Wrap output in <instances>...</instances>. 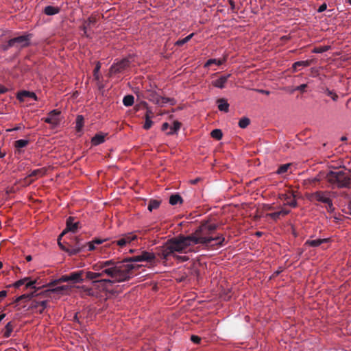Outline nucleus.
<instances>
[{
  "instance_id": "obj_1",
  "label": "nucleus",
  "mask_w": 351,
  "mask_h": 351,
  "mask_svg": "<svg viewBox=\"0 0 351 351\" xmlns=\"http://www.w3.org/2000/svg\"><path fill=\"white\" fill-rule=\"evenodd\" d=\"M218 226L210 221H204L194 232L187 236L179 235L168 240L160 248L158 254L163 258H167L173 252L180 254L198 252L201 247L207 249L210 247H222L225 245V238L222 234H216Z\"/></svg>"
},
{
  "instance_id": "obj_2",
  "label": "nucleus",
  "mask_w": 351,
  "mask_h": 351,
  "mask_svg": "<svg viewBox=\"0 0 351 351\" xmlns=\"http://www.w3.org/2000/svg\"><path fill=\"white\" fill-rule=\"evenodd\" d=\"M155 258L152 252L141 251L138 254L125 258L121 262L112 260L98 263L93 266L95 272L102 273V276H107L110 278H101L100 280L92 282L93 285L98 282L116 283L130 280L136 275V271L142 266L138 262H152Z\"/></svg>"
},
{
  "instance_id": "obj_3",
  "label": "nucleus",
  "mask_w": 351,
  "mask_h": 351,
  "mask_svg": "<svg viewBox=\"0 0 351 351\" xmlns=\"http://www.w3.org/2000/svg\"><path fill=\"white\" fill-rule=\"evenodd\" d=\"M328 182L336 184L339 188H346L351 184V178L348 177L343 171H329L326 175Z\"/></svg>"
},
{
  "instance_id": "obj_4",
  "label": "nucleus",
  "mask_w": 351,
  "mask_h": 351,
  "mask_svg": "<svg viewBox=\"0 0 351 351\" xmlns=\"http://www.w3.org/2000/svg\"><path fill=\"white\" fill-rule=\"evenodd\" d=\"M307 197L311 202L317 201L326 204L328 211H332L334 209L332 199L330 197V192L328 191H318L309 194Z\"/></svg>"
},
{
  "instance_id": "obj_5",
  "label": "nucleus",
  "mask_w": 351,
  "mask_h": 351,
  "mask_svg": "<svg viewBox=\"0 0 351 351\" xmlns=\"http://www.w3.org/2000/svg\"><path fill=\"white\" fill-rule=\"evenodd\" d=\"M32 34H25L10 39V45L14 47L22 49L28 47L30 44Z\"/></svg>"
},
{
  "instance_id": "obj_6",
  "label": "nucleus",
  "mask_w": 351,
  "mask_h": 351,
  "mask_svg": "<svg viewBox=\"0 0 351 351\" xmlns=\"http://www.w3.org/2000/svg\"><path fill=\"white\" fill-rule=\"evenodd\" d=\"M131 62L129 58H123L121 60L114 63L110 68V73L115 74L126 71L130 66Z\"/></svg>"
},
{
  "instance_id": "obj_7",
  "label": "nucleus",
  "mask_w": 351,
  "mask_h": 351,
  "mask_svg": "<svg viewBox=\"0 0 351 351\" xmlns=\"http://www.w3.org/2000/svg\"><path fill=\"white\" fill-rule=\"evenodd\" d=\"M86 245L82 243V239L75 237V240L69 243V249L67 253L70 256L75 255L84 250Z\"/></svg>"
},
{
  "instance_id": "obj_8",
  "label": "nucleus",
  "mask_w": 351,
  "mask_h": 351,
  "mask_svg": "<svg viewBox=\"0 0 351 351\" xmlns=\"http://www.w3.org/2000/svg\"><path fill=\"white\" fill-rule=\"evenodd\" d=\"M149 101L153 103L162 106L164 104L171 101V99L167 97L160 96L156 92L149 90L146 97Z\"/></svg>"
},
{
  "instance_id": "obj_9",
  "label": "nucleus",
  "mask_w": 351,
  "mask_h": 351,
  "mask_svg": "<svg viewBox=\"0 0 351 351\" xmlns=\"http://www.w3.org/2000/svg\"><path fill=\"white\" fill-rule=\"evenodd\" d=\"M136 239L137 236L134 232H129L122 235L118 240L113 241V243H116L117 245L122 247L130 243L132 241H135Z\"/></svg>"
},
{
  "instance_id": "obj_10",
  "label": "nucleus",
  "mask_w": 351,
  "mask_h": 351,
  "mask_svg": "<svg viewBox=\"0 0 351 351\" xmlns=\"http://www.w3.org/2000/svg\"><path fill=\"white\" fill-rule=\"evenodd\" d=\"M66 229L61 233L60 237H62L67 232H76L80 228L79 221H75V217H69L66 221Z\"/></svg>"
},
{
  "instance_id": "obj_11",
  "label": "nucleus",
  "mask_w": 351,
  "mask_h": 351,
  "mask_svg": "<svg viewBox=\"0 0 351 351\" xmlns=\"http://www.w3.org/2000/svg\"><path fill=\"white\" fill-rule=\"evenodd\" d=\"M280 198L285 202V205L290 206L292 208H295L298 205L293 193L289 192L288 193L280 194Z\"/></svg>"
},
{
  "instance_id": "obj_12",
  "label": "nucleus",
  "mask_w": 351,
  "mask_h": 351,
  "mask_svg": "<svg viewBox=\"0 0 351 351\" xmlns=\"http://www.w3.org/2000/svg\"><path fill=\"white\" fill-rule=\"evenodd\" d=\"M29 279V278H25L21 279V280H19L16 282H15L12 286L15 288H19L21 286L23 285L26 282V284H25L26 289H28V288L36 289L35 285L37 283V280H34L28 281Z\"/></svg>"
},
{
  "instance_id": "obj_13",
  "label": "nucleus",
  "mask_w": 351,
  "mask_h": 351,
  "mask_svg": "<svg viewBox=\"0 0 351 351\" xmlns=\"http://www.w3.org/2000/svg\"><path fill=\"white\" fill-rule=\"evenodd\" d=\"M163 245L162 246H160L156 248V254L153 253L154 254V256H156V255H157L161 260H163V261H168L169 258L170 257H173L175 258L176 259H177L178 261L180 262H185V261H187L189 260V257L186 256H180V255H176V253H178V252H173V254H171L170 255L167 259L166 258H162L159 254H158V252L160 251V248H161ZM156 258L152 261V262H149L150 263H154V261H155Z\"/></svg>"
},
{
  "instance_id": "obj_14",
  "label": "nucleus",
  "mask_w": 351,
  "mask_h": 351,
  "mask_svg": "<svg viewBox=\"0 0 351 351\" xmlns=\"http://www.w3.org/2000/svg\"><path fill=\"white\" fill-rule=\"evenodd\" d=\"M84 269L71 272L69 274L70 281L73 283H81L84 281Z\"/></svg>"
},
{
  "instance_id": "obj_15",
  "label": "nucleus",
  "mask_w": 351,
  "mask_h": 351,
  "mask_svg": "<svg viewBox=\"0 0 351 351\" xmlns=\"http://www.w3.org/2000/svg\"><path fill=\"white\" fill-rule=\"evenodd\" d=\"M26 97L32 98L35 101L38 100V97L36 95L34 92H30L27 90H21L17 93L16 98L20 101L23 102L25 101Z\"/></svg>"
},
{
  "instance_id": "obj_16",
  "label": "nucleus",
  "mask_w": 351,
  "mask_h": 351,
  "mask_svg": "<svg viewBox=\"0 0 351 351\" xmlns=\"http://www.w3.org/2000/svg\"><path fill=\"white\" fill-rule=\"evenodd\" d=\"M231 74L221 76L219 79L212 82V84L217 88H223L228 80L230 77Z\"/></svg>"
},
{
  "instance_id": "obj_17",
  "label": "nucleus",
  "mask_w": 351,
  "mask_h": 351,
  "mask_svg": "<svg viewBox=\"0 0 351 351\" xmlns=\"http://www.w3.org/2000/svg\"><path fill=\"white\" fill-rule=\"evenodd\" d=\"M60 114V112L58 110H51L49 114V117L45 119V122L52 125H57L58 121L56 119V117L58 116Z\"/></svg>"
},
{
  "instance_id": "obj_18",
  "label": "nucleus",
  "mask_w": 351,
  "mask_h": 351,
  "mask_svg": "<svg viewBox=\"0 0 351 351\" xmlns=\"http://www.w3.org/2000/svg\"><path fill=\"white\" fill-rule=\"evenodd\" d=\"M290 213V210H287V209H285V208H282L279 211H277V212H274V213H268L267 215V216L271 219H272L274 221H277L278 219H279L281 217H285L287 215H288L289 213Z\"/></svg>"
},
{
  "instance_id": "obj_19",
  "label": "nucleus",
  "mask_w": 351,
  "mask_h": 351,
  "mask_svg": "<svg viewBox=\"0 0 351 351\" xmlns=\"http://www.w3.org/2000/svg\"><path fill=\"white\" fill-rule=\"evenodd\" d=\"M84 280H100L99 278H102V273L84 270Z\"/></svg>"
},
{
  "instance_id": "obj_20",
  "label": "nucleus",
  "mask_w": 351,
  "mask_h": 351,
  "mask_svg": "<svg viewBox=\"0 0 351 351\" xmlns=\"http://www.w3.org/2000/svg\"><path fill=\"white\" fill-rule=\"evenodd\" d=\"M330 241V239H318L315 240H307L304 245H308L311 247H317L322 245V243H328Z\"/></svg>"
},
{
  "instance_id": "obj_21",
  "label": "nucleus",
  "mask_w": 351,
  "mask_h": 351,
  "mask_svg": "<svg viewBox=\"0 0 351 351\" xmlns=\"http://www.w3.org/2000/svg\"><path fill=\"white\" fill-rule=\"evenodd\" d=\"M145 108L147 110L146 113L145 114V117L152 118L154 117V112L151 109L148 108L147 103L145 101H141L138 105L135 106V109L138 111L140 108Z\"/></svg>"
},
{
  "instance_id": "obj_22",
  "label": "nucleus",
  "mask_w": 351,
  "mask_h": 351,
  "mask_svg": "<svg viewBox=\"0 0 351 351\" xmlns=\"http://www.w3.org/2000/svg\"><path fill=\"white\" fill-rule=\"evenodd\" d=\"M47 300H32L31 304L29 306V308L31 310H37L40 306H44V307H47Z\"/></svg>"
},
{
  "instance_id": "obj_23",
  "label": "nucleus",
  "mask_w": 351,
  "mask_h": 351,
  "mask_svg": "<svg viewBox=\"0 0 351 351\" xmlns=\"http://www.w3.org/2000/svg\"><path fill=\"white\" fill-rule=\"evenodd\" d=\"M313 60H307L304 61H298L293 64L292 69L294 71H297V68L299 66L307 67L312 64Z\"/></svg>"
},
{
  "instance_id": "obj_24",
  "label": "nucleus",
  "mask_w": 351,
  "mask_h": 351,
  "mask_svg": "<svg viewBox=\"0 0 351 351\" xmlns=\"http://www.w3.org/2000/svg\"><path fill=\"white\" fill-rule=\"evenodd\" d=\"M182 202L183 199L178 193L173 194L169 197V204L171 205L182 204Z\"/></svg>"
},
{
  "instance_id": "obj_25",
  "label": "nucleus",
  "mask_w": 351,
  "mask_h": 351,
  "mask_svg": "<svg viewBox=\"0 0 351 351\" xmlns=\"http://www.w3.org/2000/svg\"><path fill=\"white\" fill-rule=\"evenodd\" d=\"M218 104V108L220 111H224L226 112H228L229 104L226 101V99L223 98L219 99L217 101Z\"/></svg>"
},
{
  "instance_id": "obj_26",
  "label": "nucleus",
  "mask_w": 351,
  "mask_h": 351,
  "mask_svg": "<svg viewBox=\"0 0 351 351\" xmlns=\"http://www.w3.org/2000/svg\"><path fill=\"white\" fill-rule=\"evenodd\" d=\"M36 290L34 291V292H32L28 294L21 295V296L18 297L16 299L15 302H19L20 301H21L23 300H31L34 297L38 296V295H41V293H36Z\"/></svg>"
},
{
  "instance_id": "obj_27",
  "label": "nucleus",
  "mask_w": 351,
  "mask_h": 351,
  "mask_svg": "<svg viewBox=\"0 0 351 351\" xmlns=\"http://www.w3.org/2000/svg\"><path fill=\"white\" fill-rule=\"evenodd\" d=\"M226 61V58H223V59H209L204 64V66L205 68H208L213 64L219 66L223 64Z\"/></svg>"
},
{
  "instance_id": "obj_28",
  "label": "nucleus",
  "mask_w": 351,
  "mask_h": 351,
  "mask_svg": "<svg viewBox=\"0 0 351 351\" xmlns=\"http://www.w3.org/2000/svg\"><path fill=\"white\" fill-rule=\"evenodd\" d=\"M60 11V9L58 7L48 5L45 8L43 12L46 15L51 16L59 13Z\"/></svg>"
},
{
  "instance_id": "obj_29",
  "label": "nucleus",
  "mask_w": 351,
  "mask_h": 351,
  "mask_svg": "<svg viewBox=\"0 0 351 351\" xmlns=\"http://www.w3.org/2000/svg\"><path fill=\"white\" fill-rule=\"evenodd\" d=\"M105 141V135L103 134H97L92 138L91 142L93 145H98Z\"/></svg>"
},
{
  "instance_id": "obj_30",
  "label": "nucleus",
  "mask_w": 351,
  "mask_h": 351,
  "mask_svg": "<svg viewBox=\"0 0 351 351\" xmlns=\"http://www.w3.org/2000/svg\"><path fill=\"white\" fill-rule=\"evenodd\" d=\"M80 289H82V291L88 296H97L98 294V292L93 287L82 286Z\"/></svg>"
},
{
  "instance_id": "obj_31",
  "label": "nucleus",
  "mask_w": 351,
  "mask_h": 351,
  "mask_svg": "<svg viewBox=\"0 0 351 351\" xmlns=\"http://www.w3.org/2000/svg\"><path fill=\"white\" fill-rule=\"evenodd\" d=\"M49 291L54 293L64 294L69 291V287L66 285L58 286L49 289Z\"/></svg>"
},
{
  "instance_id": "obj_32",
  "label": "nucleus",
  "mask_w": 351,
  "mask_h": 351,
  "mask_svg": "<svg viewBox=\"0 0 351 351\" xmlns=\"http://www.w3.org/2000/svg\"><path fill=\"white\" fill-rule=\"evenodd\" d=\"M181 127V123L178 121H174L173 125L170 128V130L167 132V135H173L176 133Z\"/></svg>"
},
{
  "instance_id": "obj_33",
  "label": "nucleus",
  "mask_w": 351,
  "mask_h": 351,
  "mask_svg": "<svg viewBox=\"0 0 351 351\" xmlns=\"http://www.w3.org/2000/svg\"><path fill=\"white\" fill-rule=\"evenodd\" d=\"M161 204V201L158 199H150L148 204L147 208L152 212L153 210L157 209L159 208Z\"/></svg>"
},
{
  "instance_id": "obj_34",
  "label": "nucleus",
  "mask_w": 351,
  "mask_h": 351,
  "mask_svg": "<svg viewBox=\"0 0 351 351\" xmlns=\"http://www.w3.org/2000/svg\"><path fill=\"white\" fill-rule=\"evenodd\" d=\"M46 173L47 169L45 168L38 169L32 171L28 177L43 176L46 174Z\"/></svg>"
},
{
  "instance_id": "obj_35",
  "label": "nucleus",
  "mask_w": 351,
  "mask_h": 351,
  "mask_svg": "<svg viewBox=\"0 0 351 351\" xmlns=\"http://www.w3.org/2000/svg\"><path fill=\"white\" fill-rule=\"evenodd\" d=\"M134 101V97L132 95H128L123 99V104L125 106H131L133 105Z\"/></svg>"
},
{
  "instance_id": "obj_36",
  "label": "nucleus",
  "mask_w": 351,
  "mask_h": 351,
  "mask_svg": "<svg viewBox=\"0 0 351 351\" xmlns=\"http://www.w3.org/2000/svg\"><path fill=\"white\" fill-rule=\"evenodd\" d=\"M14 326L11 322H8L5 326V331L3 332V337L5 338H8L10 337L11 333L13 330Z\"/></svg>"
},
{
  "instance_id": "obj_37",
  "label": "nucleus",
  "mask_w": 351,
  "mask_h": 351,
  "mask_svg": "<svg viewBox=\"0 0 351 351\" xmlns=\"http://www.w3.org/2000/svg\"><path fill=\"white\" fill-rule=\"evenodd\" d=\"M29 141L26 139H19L14 142L15 147L19 150L20 149L26 147L29 144Z\"/></svg>"
},
{
  "instance_id": "obj_38",
  "label": "nucleus",
  "mask_w": 351,
  "mask_h": 351,
  "mask_svg": "<svg viewBox=\"0 0 351 351\" xmlns=\"http://www.w3.org/2000/svg\"><path fill=\"white\" fill-rule=\"evenodd\" d=\"M69 281H70L69 275H64V276H62L60 278L51 282L49 285V286L53 287V286L58 285V283L63 282H69Z\"/></svg>"
},
{
  "instance_id": "obj_39",
  "label": "nucleus",
  "mask_w": 351,
  "mask_h": 351,
  "mask_svg": "<svg viewBox=\"0 0 351 351\" xmlns=\"http://www.w3.org/2000/svg\"><path fill=\"white\" fill-rule=\"evenodd\" d=\"M290 167L291 164L289 163L282 165L278 167V170L276 171V173L279 175H282L288 171Z\"/></svg>"
},
{
  "instance_id": "obj_40",
  "label": "nucleus",
  "mask_w": 351,
  "mask_h": 351,
  "mask_svg": "<svg viewBox=\"0 0 351 351\" xmlns=\"http://www.w3.org/2000/svg\"><path fill=\"white\" fill-rule=\"evenodd\" d=\"M194 34H195L194 33H192V34H189V36H186L185 38L178 40V41H176V45H177V46L183 45L184 44L189 42L193 38Z\"/></svg>"
},
{
  "instance_id": "obj_41",
  "label": "nucleus",
  "mask_w": 351,
  "mask_h": 351,
  "mask_svg": "<svg viewBox=\"0 0 351 351\" xmlns=\"http://www.w3.org/2000/svg\"><path fill=\"white\" fill-rule=\"evenodd\" d=\"M210 135L213 138H215L217 140H220L221 139L222 136H223V134H222V132L221 130L219 129H215L213 130L211 133H210Z\"/></svg>"
},
{
  "instance_id": "obj_42",
  "label": "nucleus",
  "mask_w": 351,
  "mask_h": 351,
  "mask_svg": "<svg viewBox=\"0 0 351 351\" xmlns=\"http://www.w3.org/2000/svg\"><path fill=\"white\" fill-rule=\"evenodd\" d=\"M330 47L327 46V45L317 47L313 49V52L316 53H322L328 51L330 49Z\"/></svg>"
},
{
  "instance_id": "obj_43",
  "label": "nucleus",
  "mask_w": 351,
  "mask_h": 351,
  "mask_svg": "<svg viewBox=\"0 0 351 351\" xmlns=\"http://www.w3.org/2000/svg\"><path fill=\"white\" fill-rule=\"evenodd\" d=\"M250 123V120L247 117L241 118L239 121V126L241 128H247Z\"/></svg>"
},
{
  "instance_id": "obj_44",
  "label": "nucleus",
  "mask_w": 351,
  "mask_h": 351,
  "mask_svg": "<svg viewBox=\"0 0 351 351\" xmlns=\"http://www.w3.org/2000/svg\"><path fill=\"white\" fill-rule=\"evenodd\" d=\"M84 118L82 116L79 115L76 119V129L77 131H80L83 127Z\"/></svg>"
},
{
  "instance_id": "obj_45",
  "label": "nucleus",
  "mask_w": 351,
  "mask_h": 351,
  "mask_svg": "<svg viewBox=\"0 0 351 351\" xmlns=\"http://www.w3.org/2000/svg\"><path fill=\"white\" fill-rule=\"evenodd\" d=\"M101 69V64L99 62H97L96 66L93 71V76L95 80H98L99 79V71Z\"/></svg>"
},
{
  "instance_id": "obj_46",
  "label": "nucleus",
  "mask_w": 351,
  "mask_h": 351,
  "mask_svg": "<svg viewBox=\"0 0 351 351\" xmlns=\"http://www.w3.org/2000/svg\"><path fill=\"white\" fill-rule=\"evenodd\" d=\"M324 93L328 96L330 97L333 101H337V100L338 95L333 90H330L328 88H326L324 89Z\"/></svg>"
},
{
  "instance_id": "obj_47",
  "label": "nucleus",
  "mask_w": 351,
  "mask_h": 351,
  "mask_svg": "<svg viewBox=\"0 0 351 351\" xmlns=\"http://www.w3.org/2000/svg\"><path fill=\"white\" fill-rule=\"evenodd\" d=\"M153 125V121H152V118L145 117V123L143 125V128L146 130L151 128Z\"/></svg>"
},
{
  "instance_id": "obj_48",
  "label": "nucleus",
  "mask_w": 351,
  "mask_h": 351,
  "mask_svg": "<svg viewBox=\"0 0 351 351\" xmlns=\"http://www.w3.org/2000/svg\"><path fill=\"white\" fill-rule=\"evenodd\" d=\"M97 22L96 18L89 17L86 21H84L83 25H86L87 29H89L92 25H94Z\"/></svg>"
},
{
  "instance_id": "obj_49",
  "label": "nucleus",
  "mask_w": 351,
  "mask_h": 351,
  "mask_svg": "<svg viewBox=\"0 0 351 351\" xmlns=\"http://www.w3.org/2000/svg\"><path fill=\"white\" fill-rule=\"evenodd\" d=\"M306 87H307V84H301L300 86H298L295 87L294 89L291 92H293V91H295V90H299V91H300L302 93H304V92H305Z\"/></svg>"
},
{
  "instance_id": "obj_50",
  "label": "nucleus",
  "mask_w": 351,
  "mask_h": 351,
  "mask_svg": "<svg viewBox=\"0 0 351 351\" xmlns=\"http://www.w3.org/2000/svg\"><path fill=\"white\" fill-rule=\"evenodd\" d=\"M191 340L195 343H199L201 341V338L197 335H192L191 337Z\"/></svg>"
},
{
  "instance_id": "obj_51",
  "label": "nucleus",
  "mask_w": 351,
  "mask_h": 351,
  "mask_svg": "<svg viewBox=\"0 0 351 351\" xmlns=\"http://www.w3.org/2000/svg\"><path fill=\"white\" fill-rule=\"evenodd\" d=\"M86 246H88V251H93L95 249V244L92 241L86 243L84 244Z\"/></svg>"
},
{
  "instance_id": "obj_52",
  "label": "nucleus",
  "mask_w": 351,
  "mask_h": 351,
  "mask_svg": "<svg viewBox=\"0 0 351 351\" xmlns=\"http://www.w3.org/2000/svg\"><path fill=\"white\" fill-rule=\"evenodd\" d=\"M61 237H59L58 238V245L61 250L65 251L67 252V250L69 249V243H67V246L64 245L62 243H60V239Z\"/></svg>"
},
{
  "instance_id": "obj_53",
  "label": "nucleus",
  "mask_w": 351,
  "mask_h": 351,
  "mask_svg": "<svg viewBox=\"0 0 351 351\" xmlns=\"http://www.w3.org/2000/svg\"><path fill=\"white\" fill-rule=\"evenodd\" d=\"M61 237H59L58 238V245L61 250L65 251L67 252V250L69 249V243H67V246L64 245L62 243H60V239Z\"/></svg>"
},
{
  "instance_id": "obj_54",
  "label": "nucleus",
  "mask_w": 351,
  "mask_h": 351,
  "mask_svg": "<svg viewBox=\"0 0 351 351\" xmlns=\"http://www.w3.org/2000/svg\"><path fill=\"white\" fill-rule=\"evenodd\" d=\"M228 2L230 3V5L231 10L233 12H237L236 8H235V3H234V0H228Z\"/></svg>"
},
{
  "instance_id": "obj_55",
  "label": "nucleus",
  "mask_w": 351,
  "mask_h": 351,
  "mask_svg": "<svg viewBox=\"0 0 351 351\" xmlns=\"http://www.w3.org/2000/svg\"><path fill=\"white\" fill-rule=\"evenodd\" d=\"M8 291L3 290L0 291V301L7 296Z\"/></svg>"
},
{
  "instance_id": "obj_56",
  "label": "nucleus",
  "mask_w": 351,
  "mask_h": 351,
  "mask_svg": "<svg viewBox=\"0 0 351 351\" xmlns=\"http://www.w3.org/2000/svg\"><path fill=\"white\" fill-rule=\"evenodd\" d=\"M326 8H327V5H326V3H323V4H322V5L319 7V8H318V10H317V11H318L319 12H324V10H326Z\"/></svg>"
},
{
  "instance_id": "obj_57",
  "label": "nucleus",
  "mask_w": 351,
  "mask_h": 351,
  "mask_svg": "<svg viewBox=\"0 0 351 351\" xmlns=\"http://www.w3.org/2000/svg\"><path fill=\"white\" fill-rule=\"evenodd\" d=\"M82 30H83V32H84V36H86V37H89V36H90V35H89V34L88 33V29H87L86 25H83V26H82Z\"/></svg>"
},
{
  "instance_id": "obj_58",
  "label": "nucleus",
  "mask_w": 351,
  "mask_h": 351,
  "mask_svg": "<svg viewBox=\"0 0 351 351\" xmlns=\"http://www.w3.org/2000/svg\"><path fill=\"white\" fill-rule=\"evenodd\" d=\"M14 47L13 45H10V40L8 41L7 44L3 46V49L4 51L8 50L10 48Z\"/></svg>"
},
{
  "instance_id": "obj_59",
  "label": "nucleus",
  "mask_w": 351,
  "mask_h": 351,
  "mask_svg": "<svg viewBox=\"0 0 351 351\" xmlns=\"http://www.w3.org/2000/svg\"><path fill=\"white\" fill-rule=\"evenodd\" d=\"M104 241V240L99 239H95L92 241V242L94 243L95 245V244H97V245L101 244Z\"/></svg>"
},
{
  "instance_id": "obj_60",
  "label": "nucleus",
  "mask_w": 351,
  "mask_h": 351,
  "mask_svg": "<svg viewBox=\"0 0 351 351\" xmlns=\"http://www.w3.org/2000/svg\"><path fill=\"white\" fill-rule=\"evenodd\" d=\"M169 128V125L168 123L165 122V123H163L162 125V128H161V130L162 131H166L168 128Z\"/></svg>"
},
{
  "instance_id": "obj_61",
  "label": "nucleus",
  "mask_w": 351,
  "mask_h": 351,
  "mask_svg": "<svg viewBox=\"0 0 351 351\" xmlns=\"http://www.w3.org/2000/svg\"><path fill=\"white\" fill-rule=\"evenodd\" d=\"M257 91L261 93H262V94H265L266 95H268L270 93L269 90H263V89H258V90H257Z\"/></svg>"
},
{
  "instance_id": "obj_62",
  "label": "nucleus",
  "mask_w": 351,
  "mask_h": 351,
  "mask_svg": "<svg viewBox=\"0 0 351 351\" xmlns=\"http://www.w3.org/2000/svg\"><path fill=\"white\" fill-rule=\"evenodd\" d=\"M46 308V307H44V306H40L37 310H36L39 313L42 314L44 311V310Z\"/></svg>"
},
{
  "instance_id": "obj_63",
  "label": "nucleus",
  "mask_w": 351,
  "mask_h": 351,
  "mask_svg": "<svg viewBox=\"0 0 351 351\" xmlns=\"http://www.w3.org/2000/svg\"><path fill=\"white\" fill-rule=\"evenodd\" d=\"M7 90H8L5 87L0 85V94L5 93Z\"/></svg>"
},
{
  "instance_id": "obj_64",
  "label": "nucleus",
  "mask_w": 351,
  "mask_h": 351,
  "mask_svg": "<svg viewBox=\"0 0 351 351\" xmlns=\"http://www.w3.org/2000/svg\"><path fill=\"white\" fill-rule=\"evenodd\" d=\"M319 178H313V179L311 180V182L312 183H313V184H314V183H316V182H319Z\"/></svg>"
}]
</instances>
